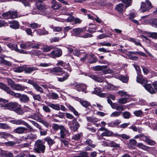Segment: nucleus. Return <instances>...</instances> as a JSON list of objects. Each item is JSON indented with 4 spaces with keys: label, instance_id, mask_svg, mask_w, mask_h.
<instances>
[{
    "label": "nucleus",
    "instance_id": "6ab92c4d",
    "mask_svg": "<svg viewBox=\"0 0 157 157\" xmlns=\"http://www.w3.org/2000/svg\"><path fill=\"white\" fill-rule=\"evenodd\" d=\"M27 44L28 48H33L34 49H39L40 44L37 43H35L30 42H27Z\"/></svg>",
    "mask_w": 157,
    "mask_h": 157
},
{
    "label": "nucleus",
    "instance_id": "e2e57ef3",
    "mask_svg": "<svg viewBox=\"0 0 157 157\" xmlns=\"http://www.w3.org/2000/svg\"><path fill=\"white\" fill-rule=\"evenodd\" d=\"M87 56V54L86 52H82L81 54L80 57L82 56V57L81 58L80 60L82 62H84L86 59Z\"/></svg>",
    "mask_w": 157,
    "mask_h": 157
},
{
    "label": "nucleus",
    "instance_id": "5fc2aeb1",
    "mask_svg": "<svg viewBox=\"0 0 157 157\" xmlns=\"http://www.w3.org/2000/svg\"><path fill=\"white\" fill-rule=\"evenodd\" d=\"M10 128V127L9 125L5 123H0V128L3 129H8Z\"/></svg>",
    "mask_w": 157,
    "mask_h": 157
},
{
    "label": "nucleus",
    "instance_id": "4be33fe9",
    "mask_svg": "<svg viewBox=\"0 0 157 157\" xmlns=\"http://www.w3.org/2000/svg\"><path fill=\"white\" fill-rule=\"evenodd\" d=\"M67 134V131L65 128L64 126L61 127L60 132V137L63 139L64 138Z\"/></svg>",
    "mask_w": 157,
    "mask_h": 157
},
{
    "label": "nucleus",
    "instance_id": "c03bdc74",
    "mask_svg": "<svg viewBox=\"0 0 157 157\" xmlns=\"http://www.w3.org/2000/svg\"><path fill=\"white\" fill-rule=\"evenodd\" d=\"M86 118L88 121L92 123H95L98 121V119L93 117H87Z\"/></svg>",
    "mask_w": 157,
    "mask_h": 157
},
{
    "label": "nucleus",
    "instance_id": "49530a36",
    "mask_svg": "<svg viewBox=\"0 0 157 157\" xmlns=\"http://www.w3.org/2000/svg\"><path fill=\"white\" fill-rule=\"evenodd\" d=\"M85 143L86 144L90 146L92 148H94L96 146V145L95 144H93V142L92 140L90 139H87Z\"/></svg>",
    "mask_w": 157,
    "mask_h": 157
},
{
    "label": "nucleus",
    "instance_id": "e433bc0d",
    "mask_svg": "<svg viewBox=\"0 0 157 157\" xmlns=\"http://www.w3.org/2000/svg\"><path fill=\"white\" fill-rule=\"evenodd\" d=\"M115 9L118 12L121 13L123 12L124 10V5L122 3H120L117 5Z\"/></svg>",
    "mask_w": 157,
    "mask_h": 157
},
{
    "label": "nucleus",
    "instance_id": "69168bd1",
    "mask_svg": "<svg viewBox=\"0 0 157 157\" xmlns=\"http://www.w3.org/2000/svg\"><path fill=\"white\" fill-rule=\"evenodd\" d=\"M98 60L94 56V55H93L91 56V58L89 60V62L90 63H94L96 62Z\"/></svg>",
    "mask_w": 157,
    "mask_h": 157
},
{
    "label": "nucleus",
    "instance_id": "7c9ffc66",
    "mask_svg": "<svg viewBox=\"0 0 157 157\" xmlns=\"http://www.w3.org/2000/svg\"><path fill=\"white\" fill-rule=\"evenodd\" d=\"M0 63L7 66H10L11 65V63L9 61H7L1 56H0Z\"/></svg>",
    "mask_w": 157,
    "mask_h": 157
},
{
    "label": "nucleus",
    "instance_id": "6e6d98bb",
    "mask_svg": "<svg viewBox=\"0 0 157 157\" xmlns=\"http://www.w3.org/2000/svg\"><path fill=\"white\" fill-rule=\"evenodd\" d=\"M29 121L32 123V124L34 125L35 126L38 128L39 130L41 129V126L39 124L36 122L35 121L31 120H29Z\"/></svg>",
    "mask_w": 157,
    "mask_h": 157
},
{
    "label": "nucleus",
    "instance_id": "9b49d317",
    "mask_svg": "<svg viewBox=\"0 0 157 157\" xmlns=\"http://www.w3.org/2000/svg\"><path fill=\"white\" fill-rule=\"evenodd\" d=\"M6 45L12 50H14L21 53L27 54V52H25L23 50L18 49L16 44L13 45L12 43H8L6 44Z\"/></svg>",
    "mask_w": 157,
    "mask_h": 157
},
{
    "label": "nucleus",
    "instance_id": "2eb2a0df",
    "mask_svg": "<svg viewBox=\"0 0 157 157\" xmlns=\"http://www.w3.org/2000/svg\"><path fill=\"white\" fill-rule=\"evenodd\" d=\"M27 128L24 127H19L14 129L13 131L14 132L18 134H23L26 132Z\"/></svg>",
    "mask_w": 157,
    "mask_h": 157
},
{
    "label": "nucleus",
    "instance_id": "bb28decb",
    "mask_svg": "<svg viewBox=\"0 0 157 157\" xmlns=\"http://www.w3.org/2000/svg\"><path fill=\"white\" fill-rule=\"evenodd\" d=\"M0 89L4 90L8 94L10 88L4 83L0 82Z\"/></svg>",
    "mask_w": 157,
    "mask_h": 157
},
{
    "label": "nucleus",
    "instance_id": "2f4dec72",
    "mask_svg": "<svg viewBox=\"0 0 157 157\" xmlns=\"http://www.w3.org/2000/svg\"><path fill=\"white\" fill-rule=\"evenodd\" d=\"M147 137L144 134H140L136 136L134 138L135 139H139L140 140H143L145 142Z\"/></svg>",
    "mask_w": 157,
    "mask_h": 157
},
{
    "label": "nucleus",
    "instance_id": "a878e982",
    "mask_svg": "<svg viewBox=\"0 0 157 157\" xmlns=\"http://www.w3.org/2000/svg\"><path fill=\"white\" fill-rule=\"evenodd\" d=\"M36 6L37 9L40 10H43L45 9V5L43 2H36Z\"/></svg>",
    "mask_w": 157,
    "mask_h": 157
},
{
    "label": "nucleus",
    "instance_id": "a211bd4d",
    "mask_svg": "<svg viewBox=\"0 0 157 157\" xmlns=\"http://www.w3.org/2000/svg\"><path fill=\"white\" fill-rule=\"evenodd\" d=\"M75 89L78 91L84 92L86 89V86L84 84H77L75 86Z\"/></svg>",
    "mask_w": 157,
    "mask_h": 157
},
{
    "label": "nucleus",
    "instance_id": "6e6552de",
    "mask_svg": "<svg viewBox=\"0 0 157 157\" xmlns=\"http://www.w3.org/2000/svg\"><path fill=\"white\" fill-rule=\"evenodd\" d=\"M7 108L10 110L15 111L20 109V105L16 102H10L5 105Z\"/></svg>",
    "mask_w": 157,
    "mask_h": 157
},
{
    "label": "nucleus",
    "instance_id": "39448f33",
    "mask_svg": "<svg viewBox=\"0 0 157 157\" xmlns=\"http://www.w3.org/2000/svg\"><path fill=\"white\" fill-rule=\"evenodd\" d=\"M144 87L151 94H155L156 91H157V82H154L152 85L151 84H147L145 85Z\"/></svg>",
    "mask_w": 157,
    "mask_h": 157
},
{
    "label": "nucleus",
    "instance_id": "f257e3e1",
    "mask_svg": "<svg viewBox=\"0 0 157 157\" xmlns=\"http://www.w3.org/2000/svg\"><path fill=\"white\" fill-rule=\"evenodd\" d=\"M8 85L10 86L12 89L19 91H23L27 89V87L23 86L20 84H15L11 79L7 78Z\"/></svg>",
    "mask_w": 157,
    "mask_h": 157
},
{
    "label": "nucleus",
    "instance_id": "a19ab883",
    "mask_svg": "<svg viewBox=\"0 0 157 157\" xmlns=\"http://www.w3.org/2000/svg\"><path fill=\"white\" fill-rule=\"evenodd\" d=\"M109 147L117 148H120L121 147L119 144H117L114 141H110V145H109Z\"/></svg>",
    "mask_w": 157,
    "mask_h": 157
},
{
    "label": "nucleus",
    "instance_id": "0e129e2a",
    "mask_svg": "<svg viewBox=\"0 0 157 157\" xmlns=\"http://www.w3.org/2000/svg\"><path fill=\"white\" fill-rule=\"evenodd\" d=\"M145 142L147 143L148 144L151 145H154L155 144V141L149 139L148 137L146 139Z\"/></svg>",
    "mask_w": 157,
    "mask_h": 157
},
{
    "label": "nucleus",
    "instance_id": "5701e85b",
    "mask_svg": "<svg viewBox=\"0 0 157 157\" xmlns=\"http://www.w3.org/2000/svg\"><path fill=\"white\" fill-rule=\"evenodd\" d=\"M55 48V47L51 45L48 46L46 45L44 46L42 48V50L45 52H48L51 51V50Z\"/></svg>",
    "mask_w": 157,
    "mask_h": 157
},
{
    "label": "nucleus",
    "instance_id": "de8ad7c7",
    "mask_svg": "<svg viewBox=\"0 0 157 157\" xmlns=\"http://www.w3.org/2000/svg\"><path fill=\"white\" fill-rule=\"evenodd\" d=\"M93 68L95 71H100L106 68L107 67L106 66H97L94 67Z\"/></svg>",
    "mask_w": 157,
    "mask_h": 157
},
{
    "label": "nucleus",
    "instance_id": "79ce46f5",
    "mask_svg": "<svg viewBox=\"0 0 157 157\" xmlns=\"http://www.w3.org/2000/svg\"><path fill=\"white\" fill-rule=\"evenodd\" d=\"M89 77L94 80L98 82H101L103 81V79L102 78L94 75H90Z\"/></svg>",
    "mask_w": 157,
    "mask_h": 157
},
{
    "label": "nucleus",
    "instance_id": "0eeeda50",
    "mask_svg": "<svg viewBox=\"0 0 157 157\" xmlns=\"http://www.w3.org/2000/svg\"><path fill=\"white\" fill-rule=\"evenodd\" d=\"M62 55V50L58 48L47 54L50 57L55 58L60 56Z\"/></svg>",
    "mask_w": 157,
    "mask_h": 157
},
{
    "label": "nucleus",
    "instance_id": "bf43d9fd",
    "mask_svg": "<svg viewBox=\"0 0 157 157\" xmlns=\"http://www.w3.org/2000/svg\"><path fill=\"white\" fill-rule=\"evenodd\" d=\"M82 135V133H77L73 135L72 137V139L74 140H79Z\"/></svg>",
    "mask_w": 157,
    "mask_h": 157
},
{
    "label": "nucleus",
    "instance_id": "8fccbe9b",
    "mask_svg": "<svg viewBox=\"0 0 157 157\" xmlns=\"http://www.w3.org/2000/svg\"><path fill=\"white\" fill-rule=\"evenodd\" d=\"M106 88L109 90H113L117 89L116 87L110 83L107 84L106 86Z\"/></svg>",
    "mask_w": 157,
    "mask_h": 157
},
{
    "label": "nucleus",
    "instance_id": "c9c22d12",
    "mask_svg": "<svg viewBox=\"0 0 157 157\" xmlns=\"http://www.w3.org/2000/svg\"><path fill=\"white\" fill-rule=\"evenodd\" d=\"M64 13L66 14V15L70 16L66 19V21L67 22H70L74 20L75 17L72 16L73 14V12H71L70 13Z\"/></svg>",
    "mask_w": 157,
    "mask_h": 157
},
{
    "label": "nucleus",
    "instance_id": "9d476101",
    "mask_svg": "<svg viewBox=\"0 0 157 157\" xmlns=\"http://www.w3.org/2000/svg\"><path fill=\"white\" fill-rule=\"evenodd\" d=\"M36 135L32 133H28L25 136H22L21 138L22 140L26 141H27L28 140H33L34 139H36Z\"/></svg>",
    "mask_w": 157,
    "mask_h": 157
},
{
    "label": "nucleus",
    "instance_id": "f704fd0d",
    "mask_svg": "<svg viewBox=\"0 0 157 157\" xmlns=\"http://www.w3.org/2000/svg\"><path fill=\"white\" fill-rule=\"evenodd\" d=\"M8 94L16 98H20L22 95L21 94L19 93H15L13 91L11 90L10 89Z\"/></svg>",
    "mask_w": 157,
    "mask_h": 157
},
{
    "label": "nucleus",
    "instance_id": "13d9d810",
    "mask_svg": "<svg viewBox=\"0 0 157 157\" xmlns=\"http://www.w3.org/2000/svg\"><path fill=\"white\" fill-rule=\"evenodd\" d=\"M148 16V15H145L142 16L140 19L141 21H142L144 24L148 23L150 22V21L148 20L147 19V18Z\"/></svg>",
    "mask_w": 157,
    "mask_h": 157
},
{
    "label": "nucleus",
    "instance_id": "c85d7f7f",
    "mask_svg": "<svg viewBox=\"0 0 157 157\" xmlns=\"http://www.w3.org/2000/svg\"><path fill=\"white\" fill-rule=\"evenodd\" d=\"M48 106L56 110H59L60 109V107L59 104H54L50 103L48 105Z\"/></svg>",
    "mask_w": 157,
    "mask_h": 157
},
{
    "label": "nucleus",
    "instance_id": "a18cd8bd",
    "mask_svg": "<svg viewBox=\"0 0 157 157\" xmlns=\"http://www.w3.org/2000/svg\"><path fill=\"white\" fill-rule=\"evenodd\" d=\"M128 97H125L119 98L118 100V102L119 103L121 104H124L127 102L128 101Z\"/></svg>",
    "mask_w": 157,
    "mask_h": 157
},
{
    "label": "nucleus",
    "instance_id": "4d7b16f0",
    "mask_svg": "<svg viewBox=\"0 0 157 157\" xmlns=\"http://www.w3.org/2000/svg\"><path fill=\"white\" fill-rule=\"evenodd\" d=\"M136 146L139 148L145 150H147L148 148V147L147 146H145L142 143H138L137 144Z\"/></svg>",
    "mask_w": 157,
    "mask_h": 157
},
{
    "label": "nucleus",
    "instance_id": "412c9836",
    "mask_svg": "<svg viewBox=\"0 0 157 157\" xmlns=\"http://www.w3.org/2000/svg\"><path fill=\"white\" fill-rule=\"evenodd\" d=\"M8 137L12 138L13 137V136L8 133L5 132H0V138H1L6 139Z\"/></svg>",
    "mask_w": 157,
    "mask_h": 157
},
{
    "label": "nucleus",
    "instance_id": "052dcab7",
    "mask_svg": "<svg viewBox=\"0 0 157 157\" xmlns=\"http://www.w3.org/2000/svg\"><path fill=\"white\" fill-rule=\"evenodd\" d=\"M41 26L40 25H39L37 23H33L31 24L30 25V27L33 29H36L37 28H40Z\"/></svg>",
    "mask_w": 157,
    "mask_h": 157
},
{
    "label": "nucleus",
    "instance_id": "72a5a7b5",
    "mask_svg": "<svg viewBox=\"0 0 157 157\" xmlns=\"http://www.w3.org/2000/svg\"><path fill=\"white\" fill-rule=\"evenodd\" d=\"M146 34L148 36V37H151L154 39H157V33L155 32L150 33L149 32H146Z\"/></svg>",
    "mask_w": 157,
    "mask_h": 157
},
{
    "label": "nucleus",
    "instance_id": "4c0bfd02",
    "mask_svg": "<svg viewBox=\"0 0 157 157\" xmlns=\"http://www.w3.org/2000/svg\"><path fill=\"white\" fill-rule=\"evenodd\" d=\"M78 101L81 105L87 108L90 105V103L87 101L80 99Z\"/></svg>",
    "mask_w": 157,
    "mask_h": 157
},
{
    "label": "nucleus",
    "instance_id": "393cba45",
    "mask_svg": "<svg viewBox=\"0 0 157 157\" xmlns=\"http://www.w3.org/2000/svg\"><path fill=\"white\" fill-rule=\"evenodd\" d=\"M65 74V75L63 77L58 78V80L61 82H62L66 80L69 76V75L67 72L63 71V74Z\"/></svg>",
    "mask_w": 157,
    "mask_h": 157
},
{
    "label": "nucleus",
    "instance_id": "20e7f679",
    "mask_svg": "<svg viewBox=\"0 0 157 157\" xmlns=\"http://www.w3.org/2000/svg\"><path fill=\"white\" fill-rule=\"evenodd\" d=\"M28 118H32L37 121L41 123L46 127H48L50 125L49 123L42 119L36 113H35L29 116Z\"/></svg>",
    "mask_w": 157,
    "mask_h": 157
},
{
    "label": "nucleus",
    "instance_id": "dca6fc26",
    "mask_svg": "<svg viewBox=\"0 0 157 157\" xmlns=\"http://www.w3.org/2000/svg\"><path fill=\"white\" fill-rule=\"evenodd\" d=\"M65 113L61 112H59L58 114H53L51 116V117L55 121L57 122L58 121L56 118L58 117L59 118L63 119L65 116Z\"/></svg>",
    "mask_w": 157,
    "mask_h": 157
},
{
    "label": "nucleus",
    "instance_id": "37998d69",
    "mask_svg": "<svg viewBox=\"0 0 157 157\" xmlns=\"http://www.w3.org/2000/svg\"><path fill=\"white\" fill-rule=\"evenodd\" d=\"M52 3L53 5L52 6V7L54 10L58 9L60 7V5L57 3L56 2L55 0H52Z\"/></svg>",
    "mask_w": 157,
    "mask_h": 157
},
{
    "label": "nucleus",
    "instance_id": "603ef678",
    "mask_svg": "<svg viewBox=\"0 0 157 157\" xmlns=\"http://www.w3.org/2000/svg\"><path fill=\"white\" fill-rule=\"evenodd\" d=\"M121 111H114L110 115V117H117L120 116L121 114Z\"/></svg>",
    "mask_w": 157,
    "mask_h": 157
},
{
    "label": "nucleus",
    "instance_id": "423d86ee",
    "mask_svg": "<svg viewBox=\"0 0 157 157\" xmlns=\"http://www.w3.org/2000/svg\"><path fill=\"white\" fill-rule=\"evenodd\" d=\"M152 6L150 2L147 0L145 2H142L140 9L142 10L141 12L144 13L148 11L152 8Z\"/></svg>",
    "mask_w": 157,
    "mask_h": 157
},
{
    "label": "nucleus",
    "instance_id": "f03ea898",
    "mask_svg": "<svg viewBox=\"0 0 157 157\" xmlns=\"http://www.w3.org/2000/svg\"><path fill=\"white\" fill-rule=\"evenodd\" d=\"M45 149V146L43 144L41 140H37L36 141L34 148V150L36 153H44Z\"/></svg>",
    "mask_w": 157,
    "mask_h": 157
},
{
    "label": "nucleus",
    "instance_id": "58836bf2",
    "mask_svg": "<svg viewBox=\"0 0 157 157\" xmlns=\"http://www.w3.org/2000/svg\"><path fill=\"white\" fill-rule=\"evenodd\" d=\"M67 107L69 109L73 112L75 116H78L79 115L78 112L73 107L70 105H67Z\"/></svg>",
    "mask_w": 157,
    "mask_h": 157
},
{
    "label": "nucleus",
    "instance_id": "09e8293b",
    "mask_svg": "<svg viewBox=\"0 0 157 157\" xmlns=\"http://www.w3.org/2000/svg\"><path fill=\"white\" fill-rule=\"evenodd\" d=\"M30 54L36 56H39L43 54L39 50H33L30 52Z\"/></svg>",
    "mask_w": 157,
    "mask_h": 157
},
{
    "label": "nucleus",
    "instance_id": "aec40b11",
    "mask_svg": "<svg viewBox=\"0 0 157 157\" xmlns=\"http://www.w3.org/2000/svg\"><path fill=\"white\" fill-rule=\"evenodd\" d=\"M121 123L120 120H116L115 121L108 123L107 124L109 127H114L117 126Z\"/></svg>",
    "mask_w": 157,
    "mask_h": 157
},
{
    "label": "nucleus",
    "instance_id": "338daca9",
    "mask_svg": "<svg viewBox=\"0 0 157 157\" xmlns=\"http://www.w3.org/2000/svg\"><path fill=\"white\" fill-rule=\"evenodd\" d=\"M133 113L136 117H141L143 113V112L141 110H136Z\"/></svg>",
    "mask_w": 157,
    "mask_h": 157
},
{
    "label": "nucleus",
    "instance_id": "3c124183",
    "mask_svg": "<svg viewBox=\"0 0 157 157\" xmlns=\"http://www.w3.org/2000/svg\"><path fill=\"white\" fill-rule=\"evenodd\" d=\"M73 157H89L88 153L86 152L82 151L78 155Z\"/></svg>",
    "mask_w": 157,
    "mask_h": 157
},
{
    "label": "nucleus",
    "instance_id": "473e14b6",
    "mask_svg": "<svg viewBox=\"0 0 157 157\" xmlns=\"http://www.w3.org/2000/svg\"><path fill=\"white\" fill-rule=\"evenodd\" d=\"M20 100L21 101L24 103H26L28 102L29 100V98L25 94L21 95Z\"/></svg>",
    "mask_w": 157,
    "mask_h": 157
},
{
    "label": "nucleus",
    "instance_id": "4468645a",
    "mask_svg": "<svg viewBox=\"0 0 157 157\" xmlns=\"http://www.w3.org/2000/svg\"><path fill=\"white\" fill-rule=\"evenodd\" d=\"M71 123V124L70 127L71 130L74 132L77 131L80 126L79 123L75 120H73Z\"/></svg>",
    "mask_w": 157,
    "mask_h": 157
},
{
    "label": "nucleus",
    "instance_id": "f8f14e48",
    "mask_svg": "<svg viewBox=\"0 0 157 157\" xmlns=\"http://www.w3.org/2000/svg\"><path fill=\"white\" fill-rule=\"evenodd\" d=\"M63 71L60 67H56L53 68L50 71V73L54 75H63Z\"/></svg>",
    "mask_w": 157,
    "mask_h": 157
},
{
    "label": "nucleus",
    "instance_id": "680f3d73",
    "mask_svg": "<svg viewBox=\"0 0 157 157\" xmlns=\"http://www.w3.org/2000/svg\"><path fill=\"white\" fill-rule=\"evenodd\" d=\"M30 92L32 93V94L33 96V98L35 100H37L39 101H40L41 100V98L40 95L34 94L33 93L32 91H30Z\"/></svg>",
    "mask_w": 157,
    "mask_h": 157
},
{
    "label": "nucleus",
    "instance_id": "1a4fd4ad",
    "mask_svg": "<svg viewBox=\"0 0 157 157\" xmlns=\"http://www.w3.org/2000/svg\"><path fill=\"white\" fill-rule=\"evenodd\" d=\"M27 83L32 85L37 91L41 93H43V89L37 84L36 82H34L33 80L31 79H29L28 81L27 82Z\"/></svg>",
    "mask_w": 157,
    "mask_h": 157
},
{
    "label": "nucleus",
    "instance_id": "cd10ccee",
    "mask_svg": "<svg viewBox=\"0 0 157 157\" xmlns=\"http://www.w3.org/2000/svg\"><path fill=\"white\" fill-rule=\"evenodd\" d=\"M38 69V68H36L34 67H27L25 68L24 70L25 73L26 74H29L35 70H36Z\"/></svg>",
    "mask_w": 157,
    "mask_h": 157
},
{
    "label": "nucleus",
    "instance_id": "774afa93",
    "mask_svg": "<svg viewBox=\"0 0 157 157\" xmlns=\"http://www.w3.org/2000/svg\"><path fill=\"white\" fill-rule=\"evenodd\" d=\"M124 118L125 119H128L130 117L131 114L129 112H124L123 113Z\"/></svg>",
    "mask_w": 157,
    "mask_h": 157
},
{
    "label": "nucleus",
    "instance_id": "7ed1b4c3",
    "mask_svg": "<svg viewBox=\"0 0 157 157\" xmlns=\"http://www.w3.org/2000/svg\"><path fill=\"white\" fill-rule=\"evenodd\" d=\"M10 122L13 124L17 125H25L26 127L31 132L34 131V130L30 125L29 124L27 123L21 119L11 120L10 121Z\"/></svg>",
    "mask_w": 157,
    "mask_h": 157
},
{
    "label": "nucleus",
    "instance_id": "c756f323",
    "mask_svg": "<svg viewBox=\"0 0 157 157\" xmlns=\"http://www.w3.org/2000/svg\"><path fill=\"white\" fill-rule=\"evenodd\" d=\"M114 135L115 136H117L119 138H121L122 139L125 140H128L130 138V136H129L125 134H119L117 133H116Z\"/></svg>",
    "mask_w": 157,
    "mask_h": 157
},
{
    "label": "nucleus",
    "instance_id": "b1692460",
    "mask_svg": "<svg viewBox=\"0 0 157 157\" xmlns=\"http://www.w3.org/2000/svg\"><path fill=\"white\" fill-rule=\"evenodd\" d=\"M45 142H47L48 144L50 146L54 144L55 142L49 136L47 137L44 138Z\"/></svg>",
    "mask_w": 157,
    "mask_h": 157
},
{
    "label": "nucleus",
    "instance_id": "ea45409f",
    "mask_svg": "<svg viewBox=\"0 0 157 157\" xmlns=\"http://www.w3.org/2000/svg\"><path fill=\"white\" fill-rule=\"evenodd\" d=\"M19 24L17 21H14L12 22V24L10 25V27L13 29H18L19 27Z\"/></svg>",
    "mask_w": 157,
    "mask_h": 157
},
{
    "label": "nucleus",
    "instance_id": "ddd939ff",
    "mask_svg": "<svg viewBox=\"0 0 157 157\" xmlns=\"http://www.w3.org/2000/svg\"><path fill=\"white\" fill-rule=\"evenodd\" d=\"M113 132L106 129V130L101 134L100 136L98 135L97 138L98 140H101V138L103 139V136H115V134Z\"/></svg>",
    "mask_w": 157,
    "mask_h": 157
},
{
    "label": "nucleus",
    "instance_id": "f3484780",
    "mask_svg": "<svg viewBox=\"0 0 157 157\" xmlns=\"http://www.w3.org/2000/svg\"><path fill=\"white\" fill-rule=\"evenodd\" d=\"M136 81L138 83L144 84V86L147 84L146 83L148 82L147 79L145 78H143L141 75L137 76Z\"/></svg>",
    "mask_w": 157,
    "mask_h": 157
},
{
    "label": "nucleus",
    "instance_id": "864d4df0",
    "mask_svg": "<svg viewBox=\"0 0 157 157\" xmlns=\"http://www.w3.org/2000/svg\"><path fill=\"white\" fill-rule=\"evenodd\" d=\"M73 31L75 33L74 35L77 36L82 32V30L81 28L74 29H73Z\"/></svg>",
    "mask_w": 157,
    "mask_h": 157
}]
</instances>
